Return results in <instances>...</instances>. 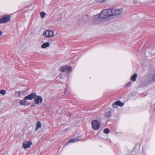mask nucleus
Returning a JSON list of instances; mask_svg holds the SVG:
<instances>
[{
	"instance_id": "25",
	"label": "nucleus",
	"mask_w": 155,
	"mask_h": 155,
	"mask_svg": "<svg viewBox=\"0 0 155 155\" xmlns=\"http://www.w3.org/2000/svg\"><path fill=\"white\" fill-rule=\"evenodd\" d=\"M2 32L1 31H0V35L1 36L2 35Z\"/></svg>"
},
{
	"instance_id": "5",
	"label": "nucleus",
	"mask_w": 155,
	"mask_h": 155,
	"mask_svg": "<svg viewBox=\"0 0 155 155\" xmlns=\"http://www.w3.org/2000/svg\"><path fill=\"white\" fill-rule=\"evenodd\" d=\"M92 18L93 22L95 24L99 23L101 21L102 19L99 14L93 16Z\"/></svg>"
},
{
	"instance_id": "8",
	"label": "nucleus",
	"mask_w": 155,
	"mask_h": 155,
	"mask_svg": "<svg viewBox=\"0 0 155 155\" xmlns=\"http://www.w3.org/2000/svg\"><path fill=\"white\" fill-rule=\"evenodd\" d=\"M34 99L35 103L38 105H39L40 103H41L43 101L42 97L39 96L35 95Z\"/></svg>"
},
{
	"instance_id": "9",
	"label": "nucleus",
	"mask_w": 155,
	"mask_h": 155,
	"mask_svg": "<svg viewBox=\"0 0 155 155\" xmlns=\"http://www.w3.org/2000/svg\"><path fill=\"white\" fill-rule=\"evenodd\" d=\"M32 144V141L31 140H29L28 141H26L25 143H24L23 145H22V147L23 148L26 149L30 148L31 147Z\"/></svg>"
},
{
	"instance_id": "18",
	"label": "nucleus",
	"mask_w": 155,
	"mask_h": 155,
	"mask_svg": "<svg viewBox=\"0 0 155 155\" xmlns=\"http://www.w3.org/2000/svg\"><path fill=\"white\" fill-rule=\"evenodd\" d=\"M41 17L43 18L45 17L46 15V13L44 12H41L40 13Z\"/></svg>"
},
{
	"instance_id": "24",
	"label": "nucleus",
	"mask_w": 155,
	"mask_h": 155,
	"mask_svg": "<svg viewBox=\"0 0 155 155\" xmlns=\"http://www.w3.org/2000/svg\"><path fill=\"white\" fill-rule=\"evenodd\" d=\"M36 104L35 103H33L32 104V105L31 106V107H35L36 105Z\"/></svg>"
},
{
	"instance_id": "22",
	"label": "nucleus",
	"mask_w": 155,
	"mask_h": 155,
	"mask_svg": "<svg viewBox=\"0 0 155 155\" xmlns=\"http://www.w3.org/2000/svg\"><path fill=\"white\" fill-rule=\"evenodd\" d=\"M105 1V0H99L98 2L100 3H103Z\"/></svg>"
},
{
	"instance_id": "16",
	"label": "nucleus",
	"mask_w": 155,
	"mask_h": 155,
	"mask_svg": "<svg viewBox=\"0 0 155 155\" xmlns=\"http://www.w3.org/2000/svg\"><path fill=\"white\" fill-rule=\"evenodd\" d=\"M137 76V74L136 73H135L134 75L131 76L130 77V80L132 81H135Z\"/></svg>"
},
{
	"instance_id": "14",
	"label": "nucleus",
	"mask_w": 155,
	"mask_h": 155,
	"mask_svg": "<svg viewBox=\"0 0 155 155\" xmlns=\"http://www.w3.org/2000/svg\"><path fill=\"white\" fill-rule=\"evenodd\" d=\"M41 127V124L40 122V121H37V123H36V128L35 129V131H37L38 129Z\"/></svg>"
},
{
	"instance_id": "13",
	"label": "nucleus",
	"mask_w": 155,
	"mask_h": 155,
	"mask_svg": "<svg viewBox=\"0 0 155 155\" xmlns=\"http://www.w3.org/2000/svg\"><path fill=\"white\" fill-rule=\"evenodd\" d=\"M50 44L49 42H47L46 43H44L41 45V48H45L47 47H48L50 46Z\"/></svg>"
},
{
	"instance_id": "23",
	"label": "nucleus",
	"mask_w": 155,
	"mask_h": 155,
	"mask_svg": "<svg viewBox=\"0 0 155 155\" xmlns=\"http://www.w3.org/2000/svg\"><path fill=\"white\" fill-rule=\"evenodd\" d=\"M152 78L153 80L155 81V73L153 74Z\"/></svg>"
},
{
	"instance_id": "6",
	"label": "nucleus",
	"mask_w": 155,
	"mask_h": 155,
	"mask_svg": "<svg viewBox=\"0 0 155 155\" xmlns=\"http://www.w3.org/2000/svg\"><path fill=\"white\" fill-rule=\"evenodd\" d=\"M10 16L9 15H5L3 17L0 19V23H6L10 21Z\"/></svg>"
},
{
	"instance_id": "11",
	"label": "nucleus",
	"mask_w": 155,
	"mask_h": 155,
	"mask_svg": "<svg viewBox=\"0 0 155 155\" xmlns=\"http://www.w3.org/2000/svg\"><path fill=\"white\" fill-rule=\"evenodd\" d=\"M124 105V103L121 102L120 101H116L112 105V107L114 108H116L117 106H119L120 107Z\"/></svg>"
},
{
	"instance_id": "17",
	"label": "nucleus",
	"mask_w": 155,
	"mask_h": 155,
	"mask_svg": "<svg viewBox=\"0 0 155 155\" xmlns=\"http://www.w3.org/2000/svg\"><path fill=\"white\" fill-rule=\"evenodd\" d=\"M104 116L107 117H109L112 115V113L110 111H106L105 113Z\"/></svg>"
},
{
	"instance_id": "26",
	"label": "nucleus",
	"mask_w": 155,
	"mask_h": 155,
	"mask_svg": "<svg viewBox=\"0 0 155 155\" xmlns=\"http://www.w3.org/2000/svg\"><path fill=\"white\" fill-rule=\"evenodd\" d=\"M69 115L70 116H71V115L69 113Z\"/></svg>"
},
{
	"instance_id": "3",
	"label": "nucleus",
	"mask_w": 155,
	"mask_h": 155,
	"mask_svg": "<svg viewBox=\"0 0 155 155\" xmlns=\"http://www.w3.org/2000/svg\"><path fill=\"white\" fill-rule=\"evenodd\" d=\"M43 35L46 38H52L54 35V32L53 31L50 30H46L45 31L43 34Z\"/></svg>"
},
{
	"instance_id": "20",
	"label": "nucleus",
	"mask_w": 155,
	"mask_h": 155,
	"mask_svg": "<svg viewBox=\"0 0 155 155\" xmlns=\"http://www.w3.org/2000/svg\"><path fill=\"white\" fill-rule=\"evenodd\" d=\"M6 94V91L4 90H0V94H2L3 95H4Z\"/></svg>"
},
{
	"instance_id": "21",
	"label": "nucleus",
	"mask_w": 155,
	"mask_h": 155,
	"mask_svg": "<svg viewBox=\"0 0 155 155\" xmlns=\"http://www.w3.org/2000/svg\"><path fill=\"white\" fill-rule=\"evenodd\" d=\"M131 84V82H130L128 83H127V84H126L125 86V87H127L129 86L130 84Z\"/></svg>"
},
{
	"instance_id": "10",
	"label": "nucleus",
	"mask_w": 155,
	"mask_h": 155,
	"mask_svg": "<svg viewBox=\"0 0 155 155\" xmlns=\"http://www.w3.org/2000/svg\"><path fill=\"white\" fill-rule=\"evenodd\" d=\"M36 95V94L35 93H32L25 96L24 97V100H31L34 98L35 97Z\"/></svg>"
},
{
	"instance_id": "7",
	"label": "nucleus",
	"mask_w": 155,
	"mask_h": 155,
	"mask_svg": "<svg viewBox=\"0 0 155 155\" xmlns=\"http://www.w3.org/2000/svg\"><path fill=\"white\" fill-rule=\"evenodd\" d=\"M60 71L64 72L65 71L69 72L72 71V68L71 66H61L60 70Z\"/></svg>"
},
{
	"instance_id": "2",
	"label": "nucleus",
	"mask_w": 155,
	"mask_h": 155,
	"mask_svg": "<svg viewBox=\"0 0 155 155\" xmlns=\"http://www.w3.org/2000/svg\"><path fill=\"white\" fill-rule=\"evenodd\" d=\"M111 18H113L114 17H117L121 15L122 10L121 9H110Z\"/></svg>"
},
{
	"instance_id": "19",
	"label": "nucleus",
	"mask_w": 155,
	"mask_h": 155,
	"mask_svg": "<svg viewBox=\"0 0 155 155\" xmlns=\"http://www.w3.org/2000/svg\"><path fill=\"white\" fill-rule=\"evenodd\" d=\"M104 132L106 134H108L110 133L109 130L108 128H105L104 131Z\"/></svg>"
},
{
	"instance_id": "4",
	"label": "nucleus",
	"mask_w": 155,
	"mask_h": 155,
	"mask_svg": "<svg viewBox=\"0 0 155 155\" xmlns=\"http://www.w3.org/2000/svg\"><path fill=\"white\" fill-rule=\"evenodd\" d=\"M91 125L92 128L94 130H97L99 129L100 127L99 122L96 120H93L91 121Z\"/></svg>"
},
{
	"instance_id": "12",
	"label": "nucleus",
	"mask_w": 155,
	"mask_h": 155,
	"mask_svg": "<svg viewBox=\"0 0 155 155\" xmlns=\"http://www.w3.org/2000/svg\"><path fill=\"white\" fill-rule=\"evenodd\" d=\"M20 104L21 105H28L29 104V103L26 101V100H21L20 101Z\"/></svg>"
},
{
	"instance_id": "1",
	"label": "nucleus",
	"mask_w": 155,
	"mask_h": 155,
	"mask_svg": "<svg viewBox=\"0 0 155 155\" xmlns=\"http://www.w3.org/2000/svg\"><path fill=\"white\" fill-rule=\"evenodd\" d=\"M99 15L102 19L109 20L112 19L110 9L103 10Z\"/></svg>"
},
{
	"instance_id": "15",
	"label": "nucleus",
	"mask_w": 155,
	"mask_h": 155,
	"mask_svg": "<svg viewBox=\"0 0 155 155\" xmlns=\"http://www.w3.org/2000/svg\"><path fill=\"white\" fill-rule=\"evenodd\" d=\"M79 140V138H73L72 139H71V140H70L68 141L67 143H72L75 142L77 141H78Z\"/></svg>"
}]
</instances>
